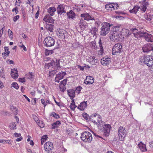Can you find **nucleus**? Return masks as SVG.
Masks as SVG:
<instances>
[{
	"instance_id": "nucleus-1",
	"label": "nucleus",
	"mask_w": 153,
	"mask_h": 153,
	"mask_svg": "<svg viewBox=\"0 0 153 153\" xmlns=\"http://www.w3.org/2000/svg\"><path fill=\"white\" fill-rule=\"evenodd\" d=\"M60 59H57L56 58H54L50 62L46 63L45 65V68L47 71H50L49 72V76H52L54 75L58 72V70L60 68L59 65Z\"/></svg>"
},
{
	"instance_id": "nucleus-2",
	"label": "nucleus",
	"mask_w": 153,
	"mask_h": 153,
	"mask_svg": "<svg viewBox=\"0 0 153 153\" xmlns=\"http://www.w3.org/2000/svg\"><path fill=\"white\" fill-rule=\"evenodd\" d=\"M124 34L123 29L121 31H114L111 33L110 36V40L113 42H117L119 39L124 38Z\"/></svg>"
},
{
	"instance_id": "nucleus-3",
	"label": "nucleus",
	"mask_w": 153,
	"mask_h": 153,
	"mask_svg": "<svg viewBox=\"0 0 153 153\" xmlns=\"http://www.w3.org/2000/svg\"><path fill=\"white\" fill-rule=\"evenodd\" d=\"M126 36L128 37L131 34L132 32L133 33L134 36L136 38L144 37L145 32L138 31V30L135 28H132L130 30L128 29H126Z\"/></svg>"
},
{
	"instance_id": "nucleus-4",
	"label": "nucleus",
	"mask_w": 153,
	"mask_h": 153,
	"mask_svg": "<svg viewBox=\"0 0 153 153\" xmlns=\"http://www.w3.org/2000/svg\"><path fill=\"white\" fill-rule=\"evenodd\" d=\"M80 137L81 140L85 142L90 143L92 140V134L88 131H85L82 132Z\"/></svg>"
},
{
	"instance_id": "nucleus-5",
	"label": "nucleus",
	"mask_w": 153,
	"mask_h": 153,
	"mask_svg": "<svg viewBox=\"0 0 153 153\" xmlns=\"http://www.w3.org/2000/svg\"><path fill=\"white\" fill-rule=\"evenodd\" d=\"M110 26L109 23L106 22L102 23V27L100 32L101 35L105 36L109 33L110 30Z\"/></svg>"
},
{
	"instance_id": "nucleus-6",
	"label": "nucleus",
	"mask_w": 153,
	"mask_h": 153,
	"mask_svg": "<svg viewBox=\"0 0 153 153\" xmlns=\"http://www.w3.org/2000/svg\"><path fill=\"white\" fill-rule=\"evenodd\" d=\"M112 54L117 55L119 53L123 51L122 46L121 43H118L115 44L112 49Z\"/></svg>"
},
{
	"instance_id": "nucleus-7",
	"label": "nucleus",
	"mask_w": 153,
	"mask_h": 153,
	"mask_svg": "<svg viewBox=\"0 0 153 153\" xmlns=\"http://www.w3.org/2000/svg\"><path fill=\"white\" fill-rule=\"evenodd\" d=\"M55 41L54 39L52 37L48 36L45 38L44 41V45L47 47H51L54 45Z\"/></svg>"
},
{
	"instance_id": "nucleus-8",
	"label": "nucleus",
	"mask_w": 153,
	"mask_h": 153,
	"mask_svg": "<svg viewBox=\"0 0 153 153\" xmlns=\"http://www.w3.org/2000/svg\"><path fill=\"white\" fill-rule=\"evenodd\" d=\"M94 120V122L96 124H98V125L100 126H103L104 123L101 120V117L99 114L95 113L92 116Z\"/></svg>"
},
{
	"instance_id": "nucleus-9",
	"label": "nucleus",
	"mask_w": 153,
	"mask_h": 153,
	"mask_svg": "<svg viewBox=\"0 0 153 153\" xmlns=\"http://www.w3.org/2000/svg\"><path fill=\"white\" fill-rule=\"evenodd\" d=\"M44 150L47 152L51 153L53 148V143L49 141L47 142L44 145Z\"/></svg>"
},
{
	"instance_id": "nucleus-10",
	"label": "nucleus",
	"mask_w": 153,
	"mask_h": 153,
	"mask_svg": "<svg viewBox=\"0 0 153 153\" xmlns=\"http://www.w3.org/2000/svg\"><path fill=\"white\" fill-rule=\"evenodd\" d=\"M118 7V4L117 3H110L106 4L105 6V8L107 10L111 11Z\"/></svg>"
},
{
	"instance_id": "nucleus-11",
	"label": "nucleus",
	"mask_w": 153,
	"mask_h": 153,
	"mask_svg": "<svg viewBox=\"0 0 153 153\" xmlns=\"http://www.w3.org/2000/svg\"><path fill=\"white\" fill-rule=\"evenodd\" d=\"M66 75V73L65 71H61L59 72L56 75L55 78V80L56 82H59V80L63 79L64 76Z\"/></svg>"
},
{
	"instance_id": "nucleus-12",
	"label": "nucleus",
	"mask_w": 153,
	"mask_h": 153,
	"mask_svg": "<svg viewBox=\"0 0 153 153\" xmlns=\"http://www.w3.org/2000/svg\"><path fill=\"white\" fill-rule=\"evenodd\" d=\"M86 61L91 65H94L97 62V59L96 56H91L86 59Z\"/></svg>"
},
{
	"instance_id": "nucleus-13",
	"label": "nucleus",
	"mask_w": 153,
	"mask_h": 153,
	"mask_svg": "<svg viewBox=\"0 0 153 153\" xmlns=\"http://www.w3.org/2000/svg\"><path fill=\"white\" fill-rule=\"evenodd\" d=\"M67 34V32L63 29H59L57 33V35L59 39H64L65 35Z\"/></svg>"
},
{
	"instance_id": "nucleus-14",
	"label": "nucleus",
	"mask_w": 153,
	"mask_h": 153,
	"mask_svg": "<svg viewBox=\"0 0 153 153\" xmlns=\"http://www.w3.org/2000/svg\"><path fill=\"white\" fill-rule=\"evenodd\" d=\"M111 59L107 56L102 58L101 60V63L104 66L108 65L111 62Z\"/></svg>"
},
{
	"instance_id": "nucleus-15",
	"label": "nucleus",
	"mask_w": 153,
	"mask_h": 153,
	"mask_svg": "<svg viewBox=\"0 0 153 153\" xmlns=\"http://www.w3.org/2000/svg\"><path fill=\"white\" fill-rule=\"evenodd\" d=\"M111 128V125L109 124H107L104 125V129L103 130V131L104 133V134L106 137L109 136Z\"/></svg>"
},
{
	"instance_id": "nucleus-16",
	"label": "nucleus",
	"mask_w": 153,
	"mask_h": 153,
	"mask_svg": "<svg viewBox=\"0 0 153 153\" xmlns=\"http://www.w3.org/2000/svg\"><path fill=\"white\" fill-rule=\"evenodd\" d=\"M65 6L63 4H60L57 7V12L58 14L61 15L63 13H65L66 10L65 9Z\"/></svg>"
},
{
	"instance_id": "nucleus-17",
	"label": "nucleus",
	"mask_w": 153,
	"mask_h": 153,
	"mask_svg": "<svg viewBox=\"0 0 153 153\" xmlns=\"http://www.w3.org/2000/svg\"><path fill=\"white\" fill-rule=\"evenodd\" d=\"M142 49L144 52H148L151 51H152L153 50L152 45L150 43L145 45L143 47Z\"/></svg>"
},
{
	"instance_id": "nucleus-18",
	"label": "nucleus",
	"mask_w": 153,
	"mask_h": 153,
	"mask_svg": "<svg viewBox=\"0 0 153 153\" xmlns=\"http://www.w3.org/2000/svg\"><path fill=\"white\" fill-rule=\"evenodd\" d=\"M142 2L143 5L139 7V8L142 12H145L147 9V7L148 6L149 4L147 2H146V0H143Z\"/></svg>"
},
{
	"instance_id": "nucleus-19",
	"label": "nucleus",
	"mask_w": 153,
	"mask_h": 153,
	"mask_svg": "<svg viewBox=\"0 0 153 153\" xmlns=\"http://www.w3.org/2000/svg\"><path fill=\"white\" fill-rule=\"evenodd\" d=\"M94 82V79L91 76H87L85 79L84 83L86 85H90L93 84Z\"/></svg>"
},
{
	"instance_id": "nucleus-20",
	"label": "nucleus",
	"mask_w": 153,
	"mask_h": 153,
	"mask_svg": "<svg viewBox=\"0 0 153 153\" xmlns=\"http://www.w3.org/2000/svg\"><path fill=\"white\" fill-rule=\"evenodd\" d=\"M81 16L84 18V20L89 21L90 20H94V17L91 16L88 13H83L81 15Z\"/></svg>"
},
{
	"instance_id": "nucleus-21",
	"label": "nucleus",
	"mask_w": 153,
	"mask_h": 153,
	"mask_svg": "<svg viewBox=\"0 0 153 153\" xmlns=\"http://www.w3.org/2000/svg\"><path fill=\"white\" fill-rule=\"evenodd\" d=\"M98 43L99 44L100 50H98L97 51L98 54V55L100 56L102 55L103 53L104 52V49L102 46V42L101 39H99Z\"/></svg>"
},
{
	"instance_id": "nucleus-22",
	"label": "nucleus",
	"mask_w": 153,
	"mask_h": 153,
	"mask_svg": "<svg viewBox=\"0 0 153 153\" xmlns=\"http://www.w3.org/2000/svg\"><path fill=\"white\" fill-rule=\"evenodd\" d=\"M144 37L148 42H153V36L145 32Z\"/></svg>"
},
{
	"instance_id": "nucleus-23",
	"label": "nucleus",
	"mask_w": 153,
	"mask_h": 153,
	"mask_svg": "<svg viewBox=\"0 0 153 153\" xmlns=\"http://www.w3.org/2000/svg\"><path fill=\"white\" fill-rule=\"evenodd\" d=\"M11 76L13 79H16L18 78L19 74L16 69L13 68L11 70Z\"/></svg>"
},
{
	"instance_id": "nucleus-24",
	"label": "nucleus",
	"mask_w": 153,
	"mask_h": 153,
	"mask_svg": "<svg viewBox=\"0 0 153 153\" xmlns=\"http://www.w3.org/2000/svg\"><path fill=\"white\" fill-rule=\"evenodd\" d=\"M43 20L46 23H52L54 22L53 19L48 15H46L43 18Z\"/></svg>"
},
{
	"instance_id": "nucleus-25",
	"label": "nucleus",
	"mask_w": 153,
	"mask_h": 153,
	"mask_svg": "<svg viewBox=\"0 0 153 153\" xmlns=\"http://www.w3.org/2000/svg\"><path fill=\"white\" fill-rule=\"evenodd\" d=\"M87 106L86 102H83L80 103L78 109L81 111L84 110Z\"/></svg>"
},
{
	"instance_id": "nucleus-26",
	"label": "nucleus",
	"mask_w": 153,
	"mask_h": 153,
	"mask_svg": "<svg viewBox=\"0 0 153 153\" xmlns=\"http://www.w3.org/2000/svg\"><path fill=\"white\" fill-rule=\"evenodd\" d=\"M56 10V9L54 7H50L47 10L48 13L51 16H53L54 15V13Z\"/></svg>"
},
{
	"instance_id": "nucleus-27",
	"label": "nucleus",
	"mask_w": 153,
	"mask_h": 153,
	"mask_svg": "<svg viewBox=\"0 0 153 153\" xmlns=\"http://www.w3.org/2000/svg\"><path fill=\"white\" fill-rule=\"evenodd\" d=\"M68 93L71 99H73L75 97V91L74 89H69L68 90Z\"/></svg>"
},
{
	"instance_id": "nucleus-28",
	"label": "nucleus",
	"mask_w": 153,
	"mask_h": 153,
	"mask_svg": "<svg viewBox=\"0 0 153 153\" xmlns=\"http://www.w3.org/2000/svg\"><path fill=\"white\" fill-rule=\"evenodd\" d=\"M89 47L93 50H97V46L96 45V42L92 41L89 43Z\"/></svg>"
},
{
	"instance_id": "nucleus-29",
	"label": "nucleus",
	"mask_w": 153,
	"mask_h": 153,
	"mask_svg": "<svg viewBox=\"0 0 153 153\" xmlns=\"http://www.w3.org/2000/svg\"><path fill=\"white\" fill-rule=\"evenodd\" d=\"M61 124V122L59 120H58L53 123L51 124L52 128L55 129L58 127Z\"/></svg>"
},
{
	"instance_id": "nucleus-30",
	"label": "nucleus",
	"mask_w": 153,
	"mask_h": 153,
	"mask_svg": "<svg viewBox=\"0 0 153 153\" xmlns=\"http://www.w3.org/2000/svg\"><path fill=\"white\" fill-rule=\"evenodd\" d=\"M138 146L142 152H145L147 151L146 145L141 143V142L139 143Z\"/></svg>"
},
{
	"instance_id": "nucleus-31",
	"label": "nucleus",
	"mask_w": 153,
	"mask_h": 153,
	"mask_svg": "<svg viewBox=\"0 0 153 153\" xmlns=\"http://www.w3.org/2000/svg\"><path fill=\"white\" fill-rule=\"evenodd\" d=\"M79 25L81 28L85 27L86 26V23L83 19H81L79 22Z\"/></svg>"
},
{
	"instance_id": "nucleus-32",
	"label": "nucleus",
	"mask_w": 153,
	"mask_h": 153,
	"mask_svg": "<svg viewBox=\"0 0 153 153\" xmlns=\"http://www.w3.org/2000/svg\"><path fill=\"white\" fill-rule=\"evenodd\" d=\"M4 68L3 67H0V76L1 77L5 79V76L4 74Z\"/></svg>"
},
{
	"instance_id": "nucleus-33",
	"label": "nucleus",
	"mask_w": 153,
	"mask_h": 153,
	"mask_svg": "<svg viewBox=\"0 0 153 153\" xmlns=\"http://www.w3.org/2000/svg\"><path fill=\"white\" fill-rule=\"evenodd\" d=\"M54 26L51 24H48L46 25L45 27L48 30L51 32H52Z\"/></svg>"
},
{
	"instance_id": "nucleus-34",
	"label": "nucleus",
	"mask_w": 153,
	"mask_h": 153,
	"mask_svg": "<svg viewBox=\"0 0 153 153\" xmlns=\"http://www.w3.org/2000/svg\"><path fill=\"white\" fill-rule=\"evenodd\" d=\"M75 15V13L71 10L69 13H67V16L69 18L73 19Z\"/></svg>"
},
{
	"instance_id": "nucleus-35",
	"label": "nucleus",
	"mask_w": 153,
	"mask_h": 153,
	"mask_svg": "<svg viewBox=\"0 0 153 153\" xmlns=\"http://www.w3.org/2000/svg\"><path fill=\"white\" fill-rule=\"evenodd\" d=\"M10 109L14 114L16 115L18 114V110L16 107L12 106L10 107Z\"/></svg>"
},
{
	"instance_id": "nucleus-36",
	"label": "nucleus",
	"mask_w": 153,
	"mask_h": 153,
	"mask_svg": "<svg viewBox=\"0 0 153 153\" xmlns=\"http://www.w3.org/2000/svg\"><path fill=\"white\" fill-rule=\"evenodd\" d=\"M48 138V136L47 135H45L42 136L41 139V144L42 145L44 143L45 141Z\"/></svg>"
},
{
	"instance_id": "nucleus-37",
	"label": "nucleus",
	"mask_w": 153,
	"mask_h": 153,
	"mask_svg": "<svg viewBox=\"0 0 153 153\" xmlns=\"http://www.w3.org/2000/svg\"><path fill=\"white\" fill-rule=\"evenodd\" d=\"M50 116L57 119L60 118L59 115L54 112H52L50 114Z\"/></svg>"
},
{
	"instance_id": "nucleus-38",
	"label": "nucleus",
	"mask_w": 153,
	"mask_h": 153,
	"mask_svg": "<svg viewBox=\"0 0 153 153\" xmlns=\"http://www.w3.org/2000/svg\"><path fill=\"white\" fill-rule=\"evenodd\" d=\"M97 31V28L95 27H93L91 30V32L93 35H95Z\"/></svg>"
},
{
	"instance_id": "nucleus-39",
	"label": "nucleus",
	"mask_w": 153,
	"mask_h": 153,
	"mask_svg": "<svg viewBox=\"0 0 153 153\" xmlns=\"http://www.w3.org/2000/svg\"><path fill=\"white\" fill-rule=\"evenodd\" d=\"M144 18L148 21H150L152 18V16L149 14L146 13L144 15Z\"/></svg>"
},
{
	"instance_id": "nucleus-40",
	"label": "nucleus",
	"mask_w": 153,
	"mask_h": 153,
	"mask_svg": "<svg viewBox=\"0 0 153 153\" xmlns=\"http://www.w3.org/2000/svg\"><path fill=\"white\" fill-rule=\"evenodd\" d=\"M76 107L77 106L75 105V102L74 100H73L70 106L71 109L72 110L74 111Z\"/></svg>"
},
{
	"instance_id": "nucleus-41",
	"label": "nucleus",
	"mask_w": 153,
	"mask_h": 153,
	"mask_svg": "<svg viewBox=\"0 0 153 153\" xmlns=\"http://www.w3.org/2000/svg\"><path fill=\"white\" fill-rule=\"evenodd\" d=\"M11 85L12 87L17 90L19 88V86L18 84L16 82H12L11 84Z\"/></svg>"
},
{
	"instance_id": "nucleus-42",
	"label": "nucleus",
	"mask_w": 153,
	"mask_h": 153,
	"mask_svg": "<svg viewBox=\"0 0 153 153\" xmlns=\"http://www.w3.org/2000/svg\"><path fill=\"white\" fill-rule=\"evenodd\" d=\"M16 123L13 122L10 124V128L11 129L14 130L16 129Z\"/></svg>"
},
{
	"instance_id": "nucleus-43",
	"label": "nucleus",
	"mask_w": 153,
	"mask_h": 153,
	"mask_svg": "<svg viewBox=\"0 0 153 153\" xmlns=\"http://www.w3.org/2000/svg\"><path fill=\"white\" fill-rule=\"evenodd\" d=\"M53 52L52 50H48L46 49L45 52V54L46 56H48L50 54H52Z\"/></svg>"
},
{
	"instance_id": "nucleus-44",
	"label": "nucleus",
	"mask_w": 153,
	"mask_h": 153,
	"mask_svg": "<svg viewBox=\"0 0 153 153\" xmlns=\"http://www.w3.org/2000/svg\"><path fill=\"white\" fill-rule=\"evenodd\" d=\"M59 84V88L60 91L62 92H64L66 89L65 86L61 84Z\"/></svg>"
},
{
	"instance_id": "nucleus-45",
	"label": "nucleus",
	"mask_w": 153,
	"mask_h": 153,
	"mask_svg": "<svg viewBox=\"0 0 153 153\" xmlns=\"http://www.w3.org/2000/svg\"><path fill=\"white\" fill-rule=\"evenodd\" d=\"M124 129L123 128V127L120 126L118 129V134H124Z\"/></svg>"
},
{
	"instance_id": "nucleus-46",
	"label": "nucleus",
	"mask_w": 153,
	"mask_h": 153,
	"mask_svg": "<svg viewBox=\"0 0 153 153\" xmlns=\"http://www.w3.org/2000/svg\"><path fill=\"white\" fill-rule=\"evenodd\" d=\"M118 135L120 140L123 141L124 140V134H118Z\"/></svg>"
},
{
	"instance_id": "nucleus-47",
	"label": "nucleus",
	"mask_w": 153,
	"mask_h": 153,
	"mask_svg": "<svg viewBox=\"0 0 153 153\" xmlns=\"http://www.w3.org/2000/svg\"><path fill=\"white\" fill-rule=\"evenodd\" d=\"M79 42H75L72 44V47L74 48H76L79 47Z\"/></svg>"
},
{
	"instance_id": "nucleus-48",
	"label": "nucleus",
	"mask_w": 153,
	"mask_h": 153,
	"mask_svg": "<svg viewBox=\"0 0 153 153\" xmlns=\"http://www.w3.org/2000/svg\"><path fill=\"white\" fill-rule=\"evenodd\" d=\"M82 89V87L79 86L77 88H76V89L75 91V92H76V93H77V94H79L81 91Z\"/></svg>"
},
{
	"instance_id": "nucleus-49",
	"label": "nucleus",
	"mask_w": 153,
	"mask_h": 153,
	"mask_svg": "<svg viewBox=\"0 0 153 153\" xmlns=\"http://www.w3.org/2000/svg\"><path fill=\"white\" fill-rule=\"evenodd\" d=\"M4 53H7V55H9L10 52L9 51V48L7 47H4Z\"/></svg>"
},
{
	"instance_id": "nucleus-50",
	"label": "nucleus",
	"mask_w": 153,
	"mask_h": 153,
	"mask_svg": "<svg viewBox=\"0 0 153 153\" xmlns=\"http://www.w3.org/2000/svg\"><path fill=\"white\" fill-rule=\"evenodd\" d=\"M8 33L9 34V36L10 38H12L13 37V32L12 30L10 29H8Z\"/></svg>"
},
{
	"instance_id": "nucleus-51",
	"label": "nucleus",
	"mask_w": 153,
	"mask_h": 153,
	"mask_svg": "<svg viewBox=\"0 0 153 153\" xmlns=\"http://www.w3.org/2000/svg\"><path fill=\"white\" fill-rule=\"evenodd\" d=\"M19 81L22 83H24L26 82V80L25 77L19 78L18 79Z\"/></svg>"
},
{
	"instance_id": "nucleus-52",
	"label": "nucleus",
	"mask_w": 153,
	"mask_h": 153,
	"mask_svg": "<svg viewBox=\"0 0 153 153\" xmlns=\"http://www.w3.org/2000/svg\"><path fill=\"white\" fill-rule=\"evenodd\" d=\"M82 116L86 120H88L89 118V116L86 113H83Z\"/></svg>"
},
{
	"instance_id": "nucleus-53",
	"label": "nucleus",
	"mask_w": 153,
	"mask_h": 153,
	"mask_svg": "<svg viewBox=\"0 0 153 153\" xmlns=\"http://www.w3.org/2000/svg\"><path fill=\"white\" fill-rule=\"evenodd\" d=\"M67 79H65L61 81L60 84H62L63 85H65L67 84Z\"/></svg>"
},
{
	"instance_id": "nucleus-54",
	"label": "nucleus",
	"mask_w": 153,
	"mask_h": 153,
	"mask_svg": "<svg viewBox=\"0 0 153 153\" xmlns=\"http://www.w3.org/2000/svg\"><path fill=\"white\" fill-rule=\"evenodd\" d=\"M7 53H3L2 54V56L4 59H5L7 57L9 56V55H7Z\"/></svg>"
},
{
	"instance_id": "nucleus-55",
	"label": "nucleus",
	"mask_w": 153,
	"mask_h": 153,
	"mask_svg": "<svg viewBox=\"0 0 153 153\" xmlns=\"http://www.w3.org/2000/svg\"><path fill=\"white\" fill-rule=\"evenodd\" d=\"M29 77L28 78L30 79L33 78L34 75L32 72H29L28 74Z\"/></svg>"
},
{
	"instance_id": "nucleus-56",
	"label": "nucleus",
	"mask_w": 153,
	"mask_h": 153,
	"mask_svg": "<svg viewBox=\"0 0 153 153\" xmlns=\"http://www.w3.org/2000/svg\"><path fill=\"white\" fill-rule=\"evenodd\" d=\"M19 16L18 15L16 16H15L13 18V21L15 22L17 21V20L19 19Z\"/></svg>"
},
{
	"instance_id": "nucleus-57",
	"label": "nucleus",
	"mask_w": 153,
	"mask_h": 153,
	"mask_svg": "<svg viewBox=\"0 0 153 153\" xmlns=\"http://www.w3.org/2000/svg\"><path fill=\"white\" fill-rule=\"evenodd\" d=\"M41 101L42 104L43 105L44 108H45L46 105V103L45 101L43 99H41Z\"/></svg>"
},
{
	"instance_id": "nucleus-58",
	"label": "nucleus",
	"mask_w": 153,
	"mask_h": 153,
	"mask_svg": "<svg viewBox=\"0 0 153 153\" xmlns=\"http://www.w3.org/2000/svg\"><path fill=\"white\" fill-rule=\"evenodd\" d=\"M13 12L15 11L16 14H17L18 13V8L17 7H16L13 8L12 10Z\"/></svg>"
},
{
	"instance_id": "nucleus-59",
	"label": "nucleus",
	"mask_w": 153,
	"mask_h": 153,
	"mask_svg": "<svg viewBox=\"0 0 153 153\" xmlns=\"http://www.w3.org/2000/svg\"><path fill=\"white\" fill-rule=\"evenodd\" d=\"M74 10H76L77 11H79L81 10L80 7H78L77 6H76V5L74 7Z\"/></svg>"
},
{
	"instance_id": "nucleus-60",
	"label": "nucleus",
	"mask_w": 153,
	"mask_h": 153,
	"mask_svg": "<svg viewBox=\"0 0 153 153\" xmlns=\"http://www.w3.org/2000/svg\"><path fill=\"white\" fill-rule=\"evenodd\" d=\"M13 141L11 140H6L5 143H8L10 145L12 144Z\"/></svg>"
},
{
	"instance_id": "nucleus-61",
	"label": "nucleus",
	"mask_w": 153,
	"mask_h": 153,
	"mask_svg": "<svg viewBox=\"0 0 153 153\" xmlns=\"http://www.w3.org/2000/svg\"><path fill=\"white\" fill-rule=\"evenodd\" d=\"M133 8L135 11L134 12H135L136 13H137L139 9L138 6H135Z\"/></svg>"
},
{
	"instance_id": "nucleus-62",
	"label": "nucleus",
	"mask_w": 153,
	"mask_h": 153,
	"mask_svg": "<svg viewBox=\"0 0 153 153\" xmlns=\"http://www.w3.org/2000/svg\"><path fill=\"white\" fill-rule=\"evenodd\" d=\"M14 135L15 137H19L21 135V134L20 133H17L16 132H15L14 133Z\"/></svg>"
},
{
	"instance_id": "nucleus-63",
	"label": "nucleus",
	"mask_w": 153,
	"mask_h": 153,
	"mask_svg": "<svg viewBox=\"0 0 153 153\" xmlns=\"http://www.w3.org/2000/svg\"><path fill=\"white\" fill-rule=\"evenodd\" d=\"M77 68L81 71H83L84 68V67H82L80 65H77Z\"/></svg>"
},
{
	"instance_id": "nucleus-64",
	"label": "nucleus",
	"mask_w": 153,
	"mask_h": 153,
	"mask_svg": "<svg viewBox=\"0 0 153 153\" xmlns=\"http://www.w3.org/2000/svg\"><path fill=\"white\" fill-rule=\"evenodd\" d=\"M39 123V124H38V125L41 128H43L44 127L45 124L42 122H41V123Z\"/></svg>"
}]
</instances>
